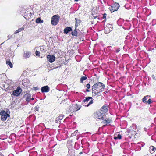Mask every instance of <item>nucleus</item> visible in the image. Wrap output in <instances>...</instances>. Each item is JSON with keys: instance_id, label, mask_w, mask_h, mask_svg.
<instances>
[{"instance_id": "f257e3e1", "label": "nucleus", "mask_w": 156, "mask_h": 156, "mask_svg": "<svg viewBox=\"0 0 156 156\" xmlns=\"http://www.w3.org/2000/svg\"><path fill=\"white\" fill-rule=\"evenodd\" d=\"M105 87V85L102 83L98 82L94 84L92 86V87L94 89H95L102 92L104 90Z\"/></svg>"}, {"instance_id": "f03ea898", "label": "nucleus", "mask_w": 156, "mask_h": 156, "mask_svg": "<svg viewBox=\"0 0 156 156\" xmlns=\"http://www.w3.org/2000/svg\"><path fill=\"white\" fill-rule=\"evenodd\" d=\"M81 108L80 105L77 104L72 105L69 107V112H72L77 111L80 109Z\"/></svg>"}, {"instance_id": "7ed1b4c3", "label": "nucleus", "mask_w": 156, "mask_h": 156, "mask_svg": "<svg viewBox=\"0 0 156 156\" xmlns=\"http://www.w3.org/2000/svg\"><path fill=\"white\" fill-rule=\"evenodd\" d=\"M59 17L58 15H55L51 18V24L53 25H56L58 23Z\"/></svg>"}, {"instance_id": "20e7f679", "label": "nucleus", "mask_w": 156, "mask_h": 156, "mask_svg": "<svg viewBox=\"0 0 156 156\" xmlns=\"http://www.w3.org/2000/svg\"><path fill=\"white\" fill-rule=\"evenodd\" d=\"M90 99L91 100L88 104L87 105H84L85 106L88 107L90 105L92 104L93 102V99L92 97H86L85 99L83 100V101L84 102V104H86L88 103Z\"/></svg>"}, {"instance_id": "39448f33", "label": "nucleus", "mask_w": 156, "mask_h": 156, "mask_svg": "<svg viewBox=\"0 0 156 156\" xmlns=\"http://www.w3.org/2000/svg\"><path fill=\"white\" fill-rule=\"evenodd\" d=\"M119 7V4L115 2L110 7L109 9L112 13L115 11L117 10Z\"/></svg>"}, {"instance_id": "423d86ee", "label": "nucleus", "mask_w": 156, "mask_h": 156, "mask_svg": "<svg viewBox=\"0 0 156 156\" xmlns=\"http://www.w3.org/2000/svg\"><path fill=\"white\" fill-rule=\"evenodd\" d=\"M104 115L101 112H97L95 113V117L97 121H99L104 119Z\"/></svg>"}, {"instance_id": "0eeeda50", "label": "nucleus", "mask_w": 156, "mask_h": 156, "mask_svg": "<svg viewBox=\"0 0 156 156\" xmlns=\"http://www.w3.org/2000/svg\"><path fill=\"white\" fill-rule=\"evenodd\" d=\"M1 115V120L2 121H5L6 120L8 117H9V115L7 114L5 111H2L0 112Z\"/></svg>"}, {"instance_id": "6e6552de", "label": "nucleus", "mask_w": 156, "mask_h": 156, "mask_svg": "<svg viewBox=\"0 0 156 156\" xmlns=\"http://www.w3.org/2000/svg\"><path fill=\"white\" fill-rule=\"evenodd\" d=\"M108 105L107 104L104 105L101 108V112L104 114H105L108 111Z\"/></svg>"}, {"instance_id": "1a4fd4ad", "label": "nucleus", "mask_w": 156, "mask_h": 156, "mask_svg": "<svg viewBox=\"0 0 156 156\" xmlns=\"http://www.w3.org/2000/svg\"><path fill=\"white\" fill-rule=\"evenodd\" d=\"M21 89L20 87H18L16 89L13 91L12 95L14 96H18L21 92Z\"/></svg>"}, {"instance_id": "9d476101", "label": "nucleus", "mask_w": 156, "mask_h": 156, "mask_svg": "<svg viewBox=\"0 0 156 156\" xmlns=\"http://www.w3.org/2000/svg\"><path fill=\"white\" fill-rule=\"evenodd\" d=\"M48 61L51 63L53 62L55 59V58L53 55H48L47 57Z\"/></svg>"}, {"instance_id": "9b49d317", "label": "nucleus", "mask_w": 156, "mask_h": 156, "mask_svg": "<svg viewBox=\"0 0 156 156\" xmlns=\"http://www.w3.org/2000/svg\"><path fill=\"white\" fill-rule=\"evenodd\" d=\"M31 54L30 52L28 51H25L23 54V58L24 59L29 58Z\"/></svg>"}, {"instance_id": "f8f14e48", "label": "nucleus", "mask_w": 156, "mask_h": 156, "mask_svg": "<svg viewBox=\"0 0 156 156\" xmlns=\"http://www.w3.org/2000/svg\"><path fill=\"white\" fill-rule=\"evenodd\" d=\"M101 92V91L98 90H97L95 89H94L92 87V93L93 94V96H95L97 95H98Z\"/></svg>"}, {"instance_id": "ddd939ff", "label": "nucleus", "mask_w": 156, "mask_h": 156, "mask_svg": "<svg viewBox=\"0 0 156 156\" xmlns=\"http://www.w3.org/2000/svg\"><path fill=\"white\" fill-rule=\"evenodd\" d=\"M41 90L42 92H48L49 91L50 88L48 86H46L42 87L41 89Z\"/></svg>"}, {"instance_id": "4468645a", "label": "nucleus", "mask_w": 156, "mask_h": 156, "mask_svg": "<svg viewBox=\"0 0 156 156\" xmlns=\"http://www.w3.org/2000/svg\"><path fill=\"white\" fill-rule=\"evenodd\" d=\"M26 98L25 100L28 102L30 101V98L31 97V95L30 94H26L25 95Z\"/></svg>"}, {"instance_id": "2eb2a0df", "label": "nucleus", "mask_w": 156, "mask_h": 156, "mask_svg": "<svg viewBox=\"0 0 156 156\" xmlns=\"http://www.w3.org/2000/svg\"><path fill=\"white\" fill-rule=\"evenodd\" d=\"M23 85L26 87H28L30 85V83L29 81L28 80H23Z\"/></svg>"}, {"instance_id": "dca6fc26", "label": "nucleus", "mask_w": 156, "mask_h": 156, "mask_svg": "<svg viewBox=\"0 0 156 156\" xmlns=\"http://www.w3.org/2000/svg\"><path fill=\"white\" fill-rule=\"evenodd\" d=\"M103 119V122L104 124H108L111 122V120L109 118H106L105 119Z\"/></svg>"}, {"instance_id": "f3484780", "label": "nucleus", "mask_w": 156, "mask_h": 156, "mask_svg": "<svg viewBox=\"0 0 156 156\" xmlns=\"http://www.w3.org/2000/svg\"><path fill=\"white\" fill-rule=\"evenodd\" d=\"M72 29L70 27H67L64 30V33L67 34L69 31H72Z\"/></svg>"}, {"instance_id": "a211bd4d", "label": "nucleus", "mask_w": 156, "mask_h": 156, "mask_svg": "<svg viewBox=\"0 0 156 156\" xmlns=\"http://www.w3.org/2000/svg\"><path fill=\"white\" fill-rule=\"evenodd\" d=\"M137 127L136 124H133L131 127V129H130V130L136 131L137 130Z\"/></svg>"}, {"instance_id": "6ab92c4d", "label": "nucleus", "mask_w": 156, "mask_h": 156, "mask_svg": "<svg viewBox=\"0 0 156 156\" xmlns=\"http://www.w3.org/2000/svg\"><path fill=\"white\" fill-rule=\"evenodd\" d=\"M122 136L120 134H116L115 135L114 139L115 140L117 139H120L122 138Z\"/></svg>"}, {"instance_id": "aec40b11", "label": "nucleus", "mask_w": 156, "mask_h": 156, "mask_svg": "<svg viewBox=\"0 0 156 156\" xmlns=\"http://www.w3.org/2000/svg\"><path fill=\"white\" fill-rule=\"evenodd\" d=\"M150 96L149 95H147L144 96L142 99V101L144 103H146L147 101V100L149 98Z\"/></svg>"}, {"instance_id": "412c9836", "label": "nucleus", "mask_w": 156, "mask_h": 156, "mask_svg": "<svg viewBox=\"0 0 156 156\" xmlns=\"http://www.w3.org/2000/svg\"><path fill=\"white\" fill-rule=\"evenodd\" d=\"M71 34L73 36H77V33L76 31V29H75V30L72 32Z\"/></svg>"}, {"instance_id": "4be33fe9", "label": "nucleus", "mask_w": 156, "mask_h": 156, "mask_svg": "<svg viewBox=\"0 0 156 156\" xmlns=\"http://www.w3.org/2000/svg\"><path fill=\"white\" fill-rule=\"evenodd\" d=\"M36 23H43V20H41L40 18H38L36 19Z\"/></svg>"}, {"instance_id": "5701e85b", "label": "nucleus", "mask_w": 156, "mask_h": 156, "mask_svg": "<svg viewBox=\"0 0 156 156\" xmlns=\"http://www.w3.org/2000/svg\"><path fill=\"white\" fill-rule=\"evenodd\" d=\"M150 148L151 149L150 152L151 153H153L156 150V148L152 146H151Z\"/></svg>"}, {"instance_id": "b1692460", "label": "nucleus", "mask_w": 156, "mask_h": 156, "mask_svg": "<svg viewBox=\"0 0 156 156\" xmlns=\"http://www.w3.org/2000/svg\"><path fill=\"white\" fill-rule=\"evenodd\" d=\"M6 64L8 66H9L11 68L13 66L11 62L9 61H6Z\"/></svg>"}, {"instance_id": "393cba45", "label": "nucleus", "mask_w": 156, "mask_h": 156, "mask_svg": "<svg viewBox=\"0 0 156 156\" xmlns=\"http://www.w3.org/2000/svg\"><path fill=\"white\" fill-rule=\"evenodd\" d=\"M24 29V28H23V27L20 28L18 30L16 31L15 32H14V33L16 34L18 33H19V32H20L21 31L23 30Z\"/></svg>"}, {"instance_id": "a878e982", "label": "nucleus", "mask_w": 156, "mask_h": 156, "mask_svg": "<svg viewBox=\"0 0 156 156\" xmlns=\"http://www.w3.org/2000/svg\"><path fill=\"white\" fill-rule=\"evenodd\" d=\"M63 115H60L58 117L56 118V121H57V120H62L63 119Z\"/></svg>"}, {"instance_id": "bb28decb", "label": "nucleus", "mask_w": 156, "mask_h": 156, "mask_svg": "<svg viewBox=\"0 0 156 156\" xmlns=\"http://www.w3.org/2000/svg\"><path fill=\"white\" fill-rule=\"evenodd\" d=\"M87 79L86 76H83L80 79V81L81 83H83V81L86 80Z\"/></svg>"}, {"instance_id": "cd10ccee", "label": "nucleus", "mask_w": 156, "mask_h": 156, "mask_svg": "<svg viewBox=\"0 0 156 156\" xmlns=\"http://www.w3.org/2000/svg\"><path fill=\"white\" fill-rule=\"evenodd\" d=\"M152 102V100L151 99H149L146 102V103H147L148 104H150Z\"/></svg>"}, {"instance_id": "c85d7f7f", "label": "nucleus", "mask_w": 156, "mask_h": 156, "mask_svg": "<svg viewBox=\"0 0 156 156\" xmlns=\"http://www.w3.org/2000/svg\"><path fill=\"white\" fill-rule=\"evenodd\" d=\"M75 20H76V23H75V29H76V27H77L78 25L79 24H77V19L75 18Z\"/></svg>"}, {"instance_id": "c756f323", "label": "nucleus", "mask_w": 156, "mask_h": 156, "mask_svg": "<svg viewBox=\"0 0 156 156\" xmlns=\"http://www.w3.org/2000/svg\"><path fill=\"white\" fill-rule=\"evenodd\" d=\"M75 20H76V23H75V29H76V27H77L78 25L79 24H77V19L75 18Z\"/></svg>"}, {"instance_id": "7c9ffc66", "label": "nucleus", "mask_w": 156, "mask_h": 156, "mask_svg": "<svg viewBox=\"0 0 156 156\" xmlns=\"http://www.w3.org/2000/svg\"><path fill=\"white\" fill-rule=\"evenodd\" d=\"M35 54L36 56H39L40 52L39 51H36L35 52Z\"/></svg>"}, {"instance_id": "2f4dec72", "label": "nucleus", "mask_w": 156, "mask_h": 156, "mask_svg": "<svg viewBox=\"0 0 156 156\" xmlns=\"http://www.w3.org/2000/svg\"><path fill=\"white\" fill-rule=\"evenodd\" d=\"M86 87L87 89H89L90 88V86L89 84H87L86 85Z\"/></svg>"}, {"instance_id": "473e14b6", "label": "nucleus", "mask_w": 156, "mask_h": 156, "mask_svg": "<svg viewBox=\"0 0 156 156\" xmlns=\"http://www.w3.org/2000/svg\"><path fill=\"white\" fill-rule=\"evenodd\" d=\"M27 15L28 16H29L31 17V16L32 15V14L30 12L27 14Z\"/></svg>"}, {"instance_id": "72a5a7b5", "label": "nucleus", "mask_w": 156, "mask_h": 156, "mask_svg": "<svg viewBox=\"0 0 156 156\" xmlns=\"http://www.w3.org/2000/svg\"><path fill=\"white\" fill-rule=\"evenodd\" d=\"M107 14L106 13H105L103 15V18H106Z\"/></svg>"}, {"instance_id": "f704fd0d", "label": "nucleus", "mask_w": 156, "mask_h": 156, "mask_svg": "<svg viewBox=\"0 0 156 156\" xmlns=\"http://www.w3.org/2000/svg\"><path fill=\"white\" fill-rule=\"evenodd\" d=\"M120 51L119 48H118L116 50L115 52L117 53L118 52Z\"/></svg>"}, {"instance_id": "c9c22d12", "label": "nucleus", "mask_w": 156, "mask_h": 156, "mask_svg": "<svg viewBox=\"0 0 156 156\" xmlns=\"http://www.w3.org/2000/svg\"><path fill=\"white\" fill-rule=\"evenodd\" d=\"M80 20H77V24H80Z\"/></svg>"}, {"instance_id": "e433bc0d", "label": "nucleus", "mask_w": 156, "mask_h": 156, "mask_svg": "<svg viewBox=\"0 0 156 156\" xmlns=\"http://www.w3.org/2000/svg\"><path fill=\"white\" fill-rule=\"evenodd\" d=\"M91 134V133H90V132H86V133H84V134Z\"/></svg>"}, {"instance_id": "4c0bfd02", "label": "nucleus", "mask_w": 156, "mask_h": 156, "mask_svg": "<svg viewBox=\"0 0 156 156\" xmlns=\"http://www.w3.org/2000/svg\"><path fill=\"white\" fill-rule=\"evenodd\" d=\"M144 130L145 131H147V129L146 128H144Z\"/></svg>"}, {"instance_id": "58836bf2", "label": "nucleus", "mask_w": 156, "mask_h": 156, "mask_svg": "<svg viewBox=\"0 0 156 156\" xmlns=\"http://www.w3.org/2000/svg\"><path fill=\"white\" fill-rule=\"evenodd\" d=\"M90 91L89 90H88V89H87L86 90V92H89Z\"/></svg>"}, {"instance_id": "ea45409f", "label": "nucleus", "mask_w": 156, "mask_h": 156, "mask_svg": "<svg viewBox=\"0 0 156 156\" xmlns=\"http://www.w3.org/2000/svg\"><path fill=\"white\" fill-rule=\"evenodd\" d=\"M34 99V98H30V100H33Z\"/></svg>"}, {"instance_id": "a19ab883", "label": "nucleus", "mask_w": 156, "mask_h": 156, "mask_svg": "<svg viewBox=\"0 0 156 156\" xmlns=\"http://www.w3.org/2000/svg\"><path fill=\"white\" fill-rule=\"evenodd\" d=\"M152 77L154 79L155 78V77L154 75H152Z\"/></svg>"}, {"instance_id": "79ce46f5", "label": "nucleus", "mask_w": 156, "mask_h": 156, "mask_svg": "<svg viewBox=\"0 0 156 156\" xmlns=\"http://www.w3.org/2000/svg\"><path fill=\"white\" fill-rule=\"evenodd\" d=\"M106 125H103L102 126V128H103Z\"/></svg>"}, {"instance_id": "37998d69", "label": "nucleus", "mask_w": 156, "mask_h": 156, "mask_svg": "<svg viewBox=\"0 0 156 156\" xmlns=\"http://www.w3.org/2000/svg\"><path fill=\"white\" fill-rule=\"evenodd\" d=\"M11 37V36H9V35L8 36V37L9 38H10Z\"/></svg>"}, {"instance_id": "c03bdc74", "label": "nucleus", "mask_w": 156, "mask_h": 156, "mask_svg": "<svg viewBox=\"0 0 156 156\" xmlns=\"http://www.w3.org/2000/svg\"><path fill=\"white\" fill-rule=\"evenodd\" d=\"M35 108V109L36 110H38V108Z\"/></svg>"}, {"instance_id": "a18cd8bd", "label": "nucleus", "mask_w": 156, "mask_h": 156, "mask_svg": "<svg viewBox=\"0 0 156 156\" xmlns=\"http://www.w3.org/2000/svg\"><path fill=\"white\" fill-rule=\"evenodd\" d=\"M0 156H4L2 154H0Z\"/></svg>"}, {"instance_id": "49530a36", "label": "nucleus", "mask_w": 156, "mask_h": 156, "mask_svg": "<svg viewBox=\"0 0 156 156\" xmlns=\"http://www.w3.org/2000/svg\"><path fill=\"white\" fill-rule=\"evenodd\" d=\"M144 144H144V145L142 144V146H143L144 145Z\"/></svg>"}, {"instance_id": "de8ad7c7", "label": "nucleus", "mask_w": 156, "mask_h": 156, "mask_svg": "<svg viewBox=\"0 0 156 156\" xmlns=\"http://www.w3.org/2000/svg\"><path fill=\"white\" fill-rule=\"evenodd\" d=\"M77 131L78 130H76V131H75V132H77Z\"/></svg>"}, {"instance_id": "09e8293b", "label": "nucleus", "mask_w": 156, "mask_h": 156, "mask_svg": "<svg viewBox=\"0 0 156 156\" xmlns=\"http://www.w3.org/2000/svg\"><path fill=\"white\" fill-rule=\"evenodd\" d=\"M76 1H78L79 0H75Z\"/></svg>"}, {"instance_id": "8fccbe9b", "label": "nucleus", "mask_w": 156, "mask_h": 156, "mask_svg": "<svg viewBox=\"0 0 156 156\" xmlns=\"http://www.w3.org/2000/svg\"><path fill=\"white\" fill-rule=\"evenodd\" d=\"M107 29V28H105V30H106V29Z\"/></svg>"}, {"instance_id": "3c124183", "label": "nucleus", "mask_w": 156, "mask_h": 156, "mask_svg": "<svg viewBox=\"0 0 156 156\" xmlns=\"http://www.w3.org/2000/svg\"><path fill=\"white\" fill-rule=\"evenodd\" d=\"M42 48V47H41L40 48V49H41V48Z\"/></svg>"}, {"instance_id": "603ef678", "label": "nucleus", "mask_w": 156, "mask_h": 156, "mask_svg": "<svg viewBox=\"0 0 156 156\" xmlns=\"http://www.w3.org/2000/svg\"><path fill=\"white\" fill-rule=\"evenodd\" d=\"M43 49V48H41V49Z\"/></svg>"}, {"instance_id": "864d4df0", "label": "nucleus", "mask_w": 156, "mask_h": 156, "mask_svg": "<svg viewBox=\"0 0 156 156\" xmlns=\"http://www.w3.org/2000/svg\"><path fill=\"white\" fill-rule=\"evenodd\" d=\"M43 49V48H41V49Z\"/></svg>"}]
</instances>
